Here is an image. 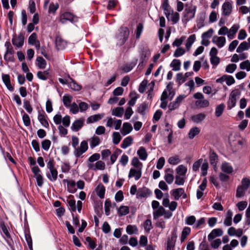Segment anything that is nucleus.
Masks as SVG:
<instances>
[{
    "label": "nucleus",
    "mask_w": 250,
    "mask_h": 250,
    "mask_svg": "<svg viewBox=\"0 0 250 250\" xmlns=\"http://www.w3.org/2000/svg\"><path fill=\"white\" fill-rule=\"evenodd\" d=\"M206 115L203 113L193 115L191 117V121L196 124L201 123L206 118Z\"/></svg>",
    "instance_id": "nucleus-17"
},
{
    "label": "nucleus",
    "mask_w": 250,
    "mask_h": 250,
    "mask_svg": "<svg viewBox=\"0 0 250 250\" xmlns=\"http://www.w3.org/2000/svg\"><path fill=\"white\" fill-rule=\"evenodd\" d=\"M133 138L131 136L126 137L123 141L121 146L123 148H126L132 144Z\"/></svg>",
    "instance_id": "nucleus-29"
},
{
    "label": "nucleus",
    "mask_w": 250,
    "mask_h": 250,
    "mask_svg": "<svg viewBox=\"0 0 250 250\" xmlns=\"http://www.w3.org/2000/svg\"><path fill=\"white\" fill-rule=\"evenodd\" d=\"M221 169L224 172L228 174L231 173L233 171V168L231 165L226 162L222 164Z\"/></svg>",
    "instance_id": "nucleus-35"
},
{
    "label": "nucleus",
    "mask_w": 250,
    "mask_h": 250,
    "mask_svg": "<svg viewBox=\"0 0 250 250\" xmlns=\"http://www.w3.org/2000/svg\"><path fill=\"white\" fill-rule=\"evenodd\" d=\"M118 213L119 216H122L127 214L129 212L128 207L122 206L117 209Z\"/></svg>",
    "instance_id": "nucleus-32"
},
{
    "label": "nucleus",
    "mask_w": 250,
    "mask_h": 250,
    "mask_svg": "<svg viewBox=\"0 0 250 250\" xmlns=\"http://www.w3.org/2000/svg\"><path fill=\"white\" fill-rule=\"evenodd\" d=\"M131 97L130 100L128 102V104L130 106H133L136 103V101L138 99V95L135 92H131L130 94Z\"/></svg>",
    "instance_id": "nucleus-50"
},
{
    "label": "nucleus",
    "mask_w": 250,
    "mask_h": 250,
    "mask_svg": "<svg viewBox=\"0 0 250 250\" xmlns=\"http://www.w3.org/2000/svg\"><path fill=\"white\" fill-rule=\"evenodd\" d=\"M162 8L165 11V14L166 17L167 18H168L169 16L171 14V12H173V11L171 9V8L169 5L168 0H164L162 5Z\"/></svg>",
    "instance_id": "nucleus-25"
},
{
    "label": "nucleus",
    "mask_w": 250,
    "mask_h": 250,
    "mask_svg": "<svg viewBox=\"0 0 250 250\" xmlns=\"http://www.w3.org/2000/svg\"><path fill=\"white\" fill-rule=\"evenodd\" d=\"M212 42L213 43L215 44L219 48H221L223 47L226 42L225 37L223 36H214L213 38Z\"/></svg>",
    "instance_id": "nucleus-10"
},
{
    "label": "nucleus",
    "mask_w": 250,
    "mask_h": 250,
    "mask_svg": "<svg viewBox=\"0 0 250 250\" xmlns=\"http://www.w3.org/2000/svg\"><path fill=\"white\" fill-rule=\"evenodd\" d=\"M180 162L179 157L177 155H175L172 157H170L168 160V162L171 165H176L179 164Z\"/></svg>",
    "instance_id": "nucleus-54"
},
{
    "label": "nucleus",
    "mask_w": 250,
    "mask_h": 250,
    "mask_svg": "<svg viewBox=\"0 0 250 250\" xmlns=\"http://www.w3.org/2000/svg\"><path fill=\"white\" fill-rule=\"evenodd\" d=\"M223 234V231L221 229H215L212 230L208 236L209 241L214 239L216 237L221 236Z\"/></svg>",
    "instance_id": "nucleus-11"
},
{
    "label": "nucleus",
    "mask_w": 250,
    "mask_h": 250,
    "mask_svg": "<svg viewBox=\"0 0 250 250\" xmlns=\"http://www.w3.org/2000/svg\"><path fill=\"white\" fill-rule=\"evenodd\" d=\"M240 91L238 89H235L231 92L227 102L228 109H231L235 106L237 101L240 97Z\"/></svg>",
    "instance_id": "nucleus-3"
},
{
    "label": "nucleus",
    "mask_w": 250,
    "mask_h": 250,
    "mask_svg": "<svg viewBox=\"0 0 250 250\" xmlns=\"http://www.w3.org/2000/svg\"><path fill=\"white\" fill-rule=\"evenodd\" d=\"M132 130V127L130 124L125 123L123 124V127L121 129V133L123 135H126L129 134Z\"/></svg>",
    "instance_id": "nucleus-22"
},
{
    "label": "nucleus",
    "mask_w": 250,
    "mask_h": 250,
    "mask_svg": "<svg viewBox=\"0 0 250 250\" xmlns=\"http://www.w3.org/2000/svg\"><path fill=\"white\" fill-rule=\"evenodd\" d=\"M38 119L44 127H48L49 126V124L46 119L45 115L40 114L38 117Z\"/></svg>",
    "instance_id": "nucleus-38"
},
{
    "label": "nucleus",
    "mask_w": 250,
    "mask_h": 250,
    "mask_svg": "<svg viewBox=\"0 0 250 250\" xmlns=\"http://www.w3.org/2000/svg\"><path fill=\"white\" fill-rule=\"evenodd\" d=\"M123 107H116L112 111V114L117 117H121L124 113Z\"/></svg>",
    "instance_id": "nucleus-51"
},
{
    "label": "nucleus",
    "mask_w": 250,
    "mask_h": 250,
    "mask_svg": "<svg viewBox=\"0 0 250 250\" xmlns=\"http://www.w3.org/2000/svg\"><path fill=\"white\" fill-rule=\"evenodd\" d=\"M165 209L162 207L160 206L158 208L154 210L153 212V218L157 219L160 216H163L165 213Z\"/></svg>",
    "instance_id": "nucleus-27"
},
{
    "label": "nucleus",
    "mask_w": 250,
    "mask_h": 250,
    "mask_svg": "<svg viewBox=\"0 0 250 250\" xmlns=\"http://www.w3.org/2000/svg\"><path fill=\"white\" fill-rule=\"evenodd\" d=\"M47 167L50 172V174H47L48 178L52 181H56L58 177V171L54 167L53 160H50L47 163Z\"/></svg>",
    "instance_id": "nucleus-4"
},
{
    "label": "nucleus",
    "mask_w": 250,
    "mask_h": 250,
    "mask_svg": "<svg viewBox=\"0 0 250 250\" xmlns=\"http://www.w3.org/2000/svg\"><path fill=\"white\" fill-rule=\"evenodd\" d=\"M51 141L49 140H44L42 143V148L46 151L49 149Z\"/></svg>",
    "instance_id": "nucleus-62"
},
{
    "label": "nucleus",
    "mask_w": 250,
    "mask_h": 250,
    "mask_svg": "<svg viewBox=\"0 0 250 250\" xmlns=\"http://www.w3.org/2000/svg\"><path fill=\"white\" fill-rule=\"evenodd\" d=\"M56 46L59 49H63L66 45V42L61 37H58L56 39Z\"/></svg>",
    "instance_id": "nucleus-39"
},
{
    "label": "nucleus",
    "mask_w": 250,
    "mask_h": 250,
    "mask_svg": "<svg viewBox=\"0 0 250 250\" xmlns=\"http://www.w3.org/2000/svg\"><path fill=\"white\" fill-rule=\"evenodd\" d=\"M193 98L198 100L195 102V104L198 108H205L209 106V102L208 100L205 99L204 96L202 93H195L193 95Z\"/></svg>",
    "instance_id": "nucleus-2"
},
{
    "label": "nucleus",
    "mask_w": 250,
    "mask_h": 250,
    "mask_svg": "<svg viewBox=\"0 0 250 250\" xmlns=\"http://www.w3.org/2000/svg\"><path fill=\"white\" fill-rule=\"evenodd\" d=\"M100 139L97 136H94L90 139V147L92 148L97 146L100 144Z\"/></svg>",
    "instance_id": "nucleus-40"
},
{
    "label": "nucleus",
    "mask_w": 250,
    "mask_h": 250,
    "mask_svg": "<svg viewBox=\"0 0 250 250\" xmlns=\"http://www.w3.org/2000/svg\"><path fill=\"white\" fill-rule=\"evenodd\" d=\"M208 168V164L206 160L202 163L201 170L202 171V175L206 176L207 174V171Z\"/></svg>",
    "instance_id": "nucleus-58"
},
{
    "label": "nucleus",
    "mask_w": 250,
    "mask_h": 250,
    "mask_svg": "<svg viewBox=\"0 0 250 250\" xmlns=\"http://www.w3.org/2000/svg\"><path fill=\"white\" fill-rule=\"evenodd\" d=\"M36 65L40 69H43L46 67V62L41 57H39L36 59Z\"/></svg>",
    "instance_id": "nucleus-36"
},
{
    "label": "nucleus",
    "mask_w": 250,
    "mask_h": 250,
    "mask_svg": "<svg viewBox=\"0 0 250 250\" xmlns=\"http://www.w3.org/2000/svg\"><path fill=\"white\" fill-rule=\"evenodd\" d=\"M70 111L74 114H76L79 111L78 105L75 103H72L69 107Z\"/></svg>",
    "instance_id": "nucleus-59"
},
{
    "label": "nucleus",
    "mask_w": 250,
    "mask_h": 250,
    "mask_svg": "<svg viewBox=\"0 0 250 250\" xmlns=\"http://www.w3.org/2000/svg\"><path fill=\"white\" fill-rule=\"evenodd\" d=\"M137 154L139 155V158L143 161L146 160L147 157V153L144 147H141L138 150Z\"/></svg>",
    "instance_id": "nucleus-31"
},
{
    "label": "nucleus",
    "mask_w": 250,
    "mask_h": 250,
    "mask_svg": "<svg viewBox=\"0 0 250 250\" xmlns=\"http://www.w3.org/2000/svg\"><path fill=\"white\" fill-rule=\"evenodd\" d=\"M122 139V136L118 132H114L112 134L113 143L117 145L119 143Z\"/></svg>",
    "instance_id": "nucleus-43"
},
{
    "label": "nucleus",
    "mask_w": 250,
    "mask_h": 250,
    "mask_svg": "<svg viewBox=\"0 0 250 250\" xmlns=\"http://www.w3.org/2000/svg\"><path fill=\"white\" fill-rule=\"evenodd\" d=\"M184 189L183 188H178L172 191V195L175 200H178L184 194Z\"/></svg>",
    "instance_id": "nucleus-33"
},
{
    "label": "nucleus",
    "mask_w": 250,
    "mask_h": 250,
    "mask_svg": "<svg viewBox=\"0 0 250 250\" xmlns=\"http://www.w3.org/2000/svg\"><path fill=\"white\" fill-rule=\"evenodd\" d=\"M176 170L177 174H178V175L185 176L187 171V168L185 166L181 165L177 167Z\"/></svg>",
    "instance_id": "nucleus-41"
},
{
    "label": "nucleus",
    "mask_w": 250,
    "mask_h": 250,
    "mask_svg": "<svg viewBox=\"0 0 250 250\" xmlns=\"http://www.w3.org/2000/svg\"><path fill=\"white\" fill-rule=\"evenodd\" d=\"M200 131V129L197 127H194L191 128L188 134L189 138L190 139H193L195 136L199 133Z\"/></svg>",
    "instance_id": "nucleus-37"
},
{
    "label": "nucleus",
    "mask_w": 250,
    "mask_h": 250,
    "mask_svg": "<svg viewBox=\"0 0 250 250\" xmlns=\"http://www.w3.org/2000/svg\"><path fill=\"white\" fill-rule=\"evenodd\" d=\"M131 165L136 168L142 169L143 164L137 157L133 158L131 161Z\"/></svg>",
    "instance_id": "nucleus-49"
},
{
    "label": "nucleus",
    "mask_w": 250,
    "mask_h": 250,
    "mask_svg": "<svg viewBox=\"0 0 250 250\" xmlns=\"http://www.w3.org/2000/svg\"><path fill=\"white\" fill-rule=\"evenodd\" d=\"M240 26L238 24H234L229 30H228V38L231 40L233 39L237 32Z\"/></svg>",
    "instance_id": "nucleus-23"
},
{
    "label": "nucleus",
    "mask_w": 250,
    "mask_h": 250,
    "mask_svg": "<svg viewBox=\"0 0 250 250\" xmlns=\"http://www.w3.org/2000/svg\"><path fill=\"white\" fill-rule=\"evenodd\" d=\"M76 183L74 181H67V188L70 192L74 193L76 191Z\"/></svg>",
    "instance_id": "nucleus-53"
},
{
    "label": "nucleus",
    "mask_w": 250,
    "mask_h": 250,
    "mask_svg": "<svg viewBox=\"0 0 250 250\" xmlns=\"http://www.w3.org/2000/svg\"><path fill=\"white\" fill-rule=\"evenodd\" d=\"M70 82L68 84V86L72 89L75 91H80L82 89V86L76 83L71 77H69Z\"/></svg>",
    "instance_id": "nucleus-24"
},
{
    "label": "nucleus",
    "mask_w": 250,
    "mask_h": 250,
    "mask_svg": "<svg viewBox=\"0 0 250 250\" xmlns=\"http://www.w3.org/2000/svg\"><path fill=\"white\" fill-rule=\"evenodd\" d=\"M144 228L146 232H149L152 229L151 221L150 219H147L144 223Z\"/></svg>",
    "instance_id": "nucleus-52"
},
{
    "label": "nucleus",
    "mask_w": 250,
    "mask_h": 250,
    "mask_svg": "<svg viewBox=\"0 0 250 250\" xmlns=\"http://www.w3.org/2000/svg\"><path fill=\"white\" fill-rule=\"evenodd\" d=\"M66 21L71 22H76L78 21V18L70 13L66 12L62 14L60 17V21L64 23Z\"/></svg>",
    "instance_id": "nucleus-7"
},
{
    "label": "nucleus",
    "mask_w": 250,
    "mask_h": 250,
    "mask_svg": "<svg viewBox=\"0 0 250 250\" xmlns=\"http://www.w3.org/2000/svg\"><path fill=\"white\" fill-rule=\"evenodd\" d=\"M176 236L173 235L171 239L167 241V250H172L175 245L176 239Z\"/></svg>",
    "instance_id": "nucleus-42"
},
{
    "label": "nucleus",
    "mask_w": 250,
    "mask_h": 250,
    "mask_svg": "<svg viewBox=\"0 0 250 250\" xmlns=\"http://www.w3.org/2000/svg\"><path fill=\"white\" fill-rule=\"evenodd\" d=\"M148 194V190L146 188L139 189L137 192L138 197H145L147 196Z\"/></svg>",
    "instance_id": "nucleus-56"
},
{
    "label": "nucleus",
    "mask_w": 250,
    "mask_h": 250,
    "mask_svg": "<svg viewBox=\"0 0 250 250\" xmlns=\"http://www.w3.org/2000/svg\"><path fill=\"white\" fill-rule=\"evenodd\" d=\"M218 161L217 155L213 150H211L209 153V161L210 164L214 167L215 171H216V167Z\"/></svg>",
    "instance_id": "nucleus-18"
},
{
    "label": "nucleus",
    "mask_w": 250,
    "mask_h": 250,
    "mask_svg": "<svg viewBox=\"0 0 250 250\" xmlns=\"http://www.w3.org/2000/svg\"><path fill=\"white\" fill-rule=\"evenodd\" d=\"M129 31L126 27H122L120 30V33L117 36V39L120 40V44H124L127 40L129 36Z\"/></svg>",
    "instance_id": "nucleus-5"
},
{
    "label": "nucleus",
    "mask_w": 250,
    "mask_h": 250,
    "mask_svg": "<svg viewBox=\"0 0 250 250\" xmlns=\"http://www.w3.org/2000/svg\"><path fill=\"white\" fill-rule=\"evenodd\" d=\"M190 232V229L188 227H185L182 232V235L181 237V241L183 242L186 239L187 236L189 234Z\"/></svg>",
    "instance_id": "nucleus-48"
},
{
    "label": "nucleus",
    "mask_w": 250,
    "mask_h": 250,
    "mask_svg": "<svg viewBox=\"0 0 250 250\" xmlns=\"http://www.w3.org/2000/svg\"><path fill=\"white\" fill-rule=\"evenodd\" d=\"M37 35L36 33H32L28 38V43L31 45H34V43L38 41L37 40Z\"/></svg>",
    "instance_id": "nucleus-63"
},
{
    "label": "nucleus",
    "mask_w": 250,
    "mask_h": 250,
    "mask_svg": "<svg viewBox=\"0 0 250 250\" xmlns=\"http://www.w3.org/2000/svg\"><path fill=\"white\" fill-rule=\"evenodd\" d=\"M2 79L7 88L10 91H13V87L11 84L10 76L8 74H3Z\"/></svg>",
    "instance_id": "nucleus-26"
},
{
    "label": "nucleus",
    "mask_w": 250,
    "mask_h": 250,
    "mask_svg": "<svg viewBox=\"0 0 250 250\" xmlns=\"http://www.w3.org/2000/svg\"><path fill=\"white\" fill-rule=\"evenodd\" d=\"M170 66L173 68V70L178 71L180 69L181 62L179 60H173L170 64Z\"/></svg>",
    "instance_id": "nucleus-47"
},
{
    "label": "nucleus",
    "mask_w": 250,
    "mask_h": 250,
    "mask_svg": "<svg viewBox=\"0 0 250 250\" xmlns=\"http://www.w3.org/2000/svg\"><path fill=\"white\" fill-rule=\"evenodd\" d=\"M214 33L213 29L210 28L207 32L203 33L202 35V38L208 39L210 38Z\"/></svg>",
    "instance_id": "nucleus-64"
},
{
    "label": "nucleus",
    "mask_w": 250,
    "mask_h": 250,
    "mask_svg": "<svg viewBox=\"0 0 250 250\" xmlns=\"http://www.w3.org/2000/svg\"><path fill=\"white\" fill-rule=\"evenodd\" d=\"M225 106L223 104H220L216 106L215 108V114L217 117H220L223 113Z\"/></svg>",
    "instance_id": "nucleus-44"
},
{
    "label": "nucleus",
    "mask_w": 250,
    "mask_h": 250,
    "mask_svg": "<svg viewBox=\"0 0 250 250\" xmlns=\"http://www.w3.org/2000/svg\"><path fill=\"white\" fill-rule=\"evenodd\" d=\"M148 106L146 103H143L137 107L136 110V112L140 114L143 116H144L148 111Z\"/></svg>",
    "instance_id": "nucleus-20"
},
{
    "label": "nucleus",
    "mask_w": 250,
    "mask_h": 250,
    "mask_svg": "<svg viewBox=\"0 0 250 250\" xmlns=\"http://www.w3.org/2000/svg\"><path fill=\"white\" fill-rule=\"evenodd\" d=\"M49 73L47 71H44L43 72L39 71L37 75L38 78L44 81L47 79V75Z\"/></svg>",
    "instance_id": "nucleus-57"
},
{
    "label": "nucleus",
    "mask_w": 250,
    "mask_h": 250,
    "mask_svg": "<svg viewBox=\"0 0 250 250\" xmlns=\"http://www.w3.org/2000/svg\"><path fill=\"white\" fill-rule=\"evenodd\" d=\"M141 175L142 169L131 168L128 174V177L129 178L134 177L136 180H138L141 178Z\"/></svg>",
    "instance_id": "nucleus-12"
},
{
    "label": "nucleus",
    "mask_w": 250,
    "mask_h": 250,
    "mask_svg": "<svg viewBox=\"0 0 250 250\" xmlns=\"http://www.w3.org/2000/svg\"><path fill=\"white\" fill-rule=\"evenodd\" d=\"M79 143V141L78 137L76 136H73L72 137V146L75 148L74 154L77 157H80L83 153L86 152L88 149V144L86 141H82L81 143L80 147H77Z\"/></svg>",
    "instance_id": "nucleus-1"
},
{
    "label": "nucleus",
    "mask_w": 250,
    "mask_h": 250,
    "mask_svg": "<svg viewBox=\"0 0 250 250\" xmlns=\"http://www.w3.org/2000/svg\"><path fill=\"white\" fill-rule=\"evenodd\" d=\"M24 36L22 33H20L17 36H14L12 39V42L13 45L17 47H21L24 43Z\"/></svg>",
    "instance_id": "nucleus-9"
},
{
    "label": "nucleus",
    "mask_w": 250,
    "mask_h": 250,
    "mask_svg": "<svg viewBox=\"0 0 250 250\" xmlns=\"http://www.w3.org/2000/svg\"><path fill=\"white\" fill-rule=\"evenodd\" d=\"M196 10V7L195 6H189L188 8H187L185 10L184 17L186 20L189 21L195 16V12Z\"/></svg>",
    "instance_id": "nucleus-8"
},
{
    "label": "nucleus",
    "mask_w": 250,
    "mask_h": 250,
    "mask_svg": "<svg viewBox=\"0 0 250 250\" xmlns=\"http://www.w3.org/2000/svg\"><path fill=\"white\" fill-rule=\"evenodd\" d=\"M84 120L80 119L76 120L72 125L71 129L75 131H78L83 125Z\"/></svg>",
    "instance_id": "nucleus-21"
},
{
    "label": "nucleus",
    "mask_w": 250,
    "mask_h": 250,
    "mask_svg": "<svg viewBox=\"0 0 250 250\" xmlns=\"http://www.w3.org/2000/svg\"><path fill=\"white\" fill-rule=\"evenodd\" d=\"M95 191L97 194L100 198L103 199L104 198L105 188L102 184H99L98 185L95 189Z\"/></svg>",
    "instance_id": "nucleus-28"
},
{
    "label": "nucleus",
    "mask_w": 250,
    "mask_h": 250,
    "mask_svg": "<svg viewBox=\"0 0 250 250\" xmlns=\"http://www.w3.org/2000/svg\"><path fill=\"white\" fill-rule=\"evenodd\" d=\"M186 97L185 95H180L176 98L174 101L171 102L168 105V112L178 108Z\"/></svg>",
    "instance_id": "nucleus-6"
},
{
    "label": "nucleus",
    "mask_w": 250,
    "mask_h": 250,
    "mask_svg": "<svg viewBox=\"0 0 250 250\" xmlns=\"http://www.w3.org/2000/svg\"><path fill=\"white\" fill-rule=\"evenodd\" d=\"M240 68L241 69H246L247 71H250V62L247 60L242 62L240 64Z\"/></svg>",
    "instance_id": "nucleus-55"
},
{
    "label": "nucleus",
    "mask_w": 250,
    "mask_h": 250,
    "mask_svg": "<svg viewBox=\"0 0 250 250\" xmlns=\"http://www.w3.org/2000/svg\"><path fill=\"white\" fill-rule=\"evenodd\" d=\"M126 231L129 234L137 233L138 232V228L135 225H128L126 228Z\"/></svg>",
    "instance_id": "nucleus-45"
},
{
    "label": "nucleus",
    "mask_w": 250,
    "mask_h": 250,
    "mask_svg": "<svg viewBox=\"0 0 250 250\" xmlns=\"http://www.w3.org/2000/svg\"><path fill=\"white\" fill-rule=\"evenodd\" d=\"M217 82H226L228 85H230L235 83V80L231 76H223L221 78L217 80Z\"/></svg>",
    "instance_id": "nucleus-19"
},
{
    "label": "nucleus",
    "mask_w": 250,
    "mask_h": 250,
    "mask_svg": "<svg viewBox=\"0 0 250 250\" xmlns=\"http://www.w3.org/2000/svg\"><path fill=\"white\" fill-rule=\"evenodd\" d=\"M196 39V36L195 34H192L190 35L187 39V42L186 43V47L188 50H189L192 44L194 43Z\"/></svg>",
    "instance_id": "nucleus-34"
},
{
    "label": "nucleus",
    "mask_w": 250,
    "mask_h": 250,
    "mask_svg": "<svg viewBox=\"0 0 250 250\" xmlns=\"http://www.w3.org/2000/svg\"><path fill=\"white\" fill-rule=\"evenodd\" d=\"M104 117L103 114H96L89 117L87 119V123H92L97 122Z\"/></svg>",
    "instance_id": "nucleus-30"
},
{
    "label": "nucleus",
    "mask_w": 250,
    "mask_h": 250,
    "mask_svg": "<svg viewBox=\"0 0 250 250\" xmlns=\"http://www.w3.org/2000/svg\"><path fill=\"white\" fill-rule=\"evenodd\" d=\"M223 11V15L225 16H229L232 11V6L231 4L229 1L225 2L222 6Z\"/></svg>",
    "instance_id": "nucleus-16"
},
{
    "label": "nucleus",
    "mask_w": 250,
    "mask_h": 250,
    "mask_svg": "<svg viewBox=\"0 0 250 250\" xmlns=\"http://www.w3.org/2000/svg\"><path fill=\"white\" fill-rule=\"evenodd\" d=\"M250 48V38H248L247 41H244L241 42L237 48L236 52L241 53L245 50H247Z\"/></svg>",
    "instance_id": "nucleus-13"
},
{
    "label": "nucleus",
    "mask_w": 250,
    "mask_h": 250,
    "mask_svg": "<svg viewBox=\"0 0 250 250\" xmlns=\"http://www.w3.org/2000/svg\"><path fill=\"white\" fill-rule=\"evenodd\" d=\"M63 104L68 107L71 104L72 97L69 95H65L62 98Z\"/></svg>",
    "instance_id": "nucleus-46"
},
{
    "label": "nucleus",
    "mask_w": 250,
    "mask_h": 250,
    "mask_svg": "<svg viewBox=\"0 0 250 250\" xmlns=\"http://www.w3.org/2000/svg\"><path fill=\"white\" fill-rule=\"evenodd\" d=\"M89 169H91L93 170H104L105 167V165L104 162L101 161L97 162L95 165L89 164L88 165Z\"/></svg>",
    "instance_id": "nucleus-15"
},
{
    "label": "nucleus",
    "mask_w": 250,
    "mask_h": 250,
    "mask_svg": "<svg viewBox=\"0 0 250 250\" xmlns=\"http://www.w3.org/2000/svg\"><path fill=\"white\" fill-rule=\"evenodd\" d=\"M236 68L237 65L235 64H229L226 66V71L229 73H232L236 70Z\"/></svg>",
    "instance_id": "nucleus-60"
},
{
    "label": "nucleus",
    "mask_w": 250,
    "mask_h": 250,
    "mask_svg": "<svg viewBox=\"0 0 250 250\" xmlns=\"http://www.w3.org/2000/svg\"><path fill=\"white\" fill-rule=\"evenodd\" d=\"M164 178L168 184H171L174 180L173 170L169 168L166 169Z\"/></svg>",
    "instance_id": "nucleus-14"
},
{
    "label": "nucleus",
    "mask_w": 250,
    "mask_h": 250,
    "mask_svg": "<svg viewBox=\"0 0 250 250\" xmlns=\"http://www.w3.org/2000/svg\"><path fill=\"white\" fill-rule=\"evenodd\" d=\"M203 162V159H200L197 161L195 162L192 166V170L194 171H197L199 170L200 167L201 166L202 163Z\"/></svg>",
    "instance_id": "nucleus-61"
}]
</instances>
